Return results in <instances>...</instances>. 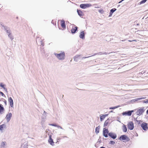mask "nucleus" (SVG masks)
<instances>
[{"label": "nucleus", "mask_w": 148, "mask_h": 148, "mask_svg": "<svg viewBox=\"0 0 148 148\" xmlns=\"http://www.w3.org/2000/svg\"><path fill=\"white\" fill-rule=\"evenodd\" d=\"M147 0H143L141 1L140 2V4H142L143 3H145L147 1Z\"/></svg>", "instance_id": "a878e982"}, {"label": "nucleus", "mask_w": 148, "mask_h": 148, "mask_svg": "<svg viewBox=\"0 0 148 148\" xmlns=\"http://www.w3.org/2000/svg\"><path fill=\"white\" fill-rule=\"evenodd\" d=\"M116 10V9L115 8H113L112 9L110 10V14H112L114 11Z\"/></svg>", "instance_id": "5701e85b"}, {"label": "nucleus", "mask_w": 148, "mask_h": 148, "mask_svg": "<svg viewBox=\"0 0 148 148\" xmlns=\"http://www.w3.org/2000/svg\"><path fill=\"white\" fill-rule=\"evenodd\" d=\"M110 123V120L109 119H107L106 121H105L104 126H107L108 125V124Z\"/></svg>", "instance_id": "6ab92c4d"}, {"label": "nucleus", "mask_w": 148, "mask_h": 148, "mask_svg": "<svg viewBox=\"0 0 148 148\" xmlns=\"http://www.w3.org/2000/svg\"><path fill=\"white\" fill-rule=\"evenodd\" d=\"M89 57H85V58H88Z\"/></svg>", "instance_id": "ea45409f"}, {"label": "nucleus", "mask_w": 148, "mask_h": 148, "mask_svg": "<svg viewBox=\"0 0 148 148\" xmlns=\"http://www.w3.org/2000/svg\"><path fill=\"white\" fill-rule=\"evenodd\" d=\"M117 107H112L110 108V109H114L117 108Z\"/></svg>", "instance_id": "c85d7f7f"}, {"label": "nucleus", "mask_w": 148, "mask_h": 148, "mask_svg": "<svg viewBox=\"0 0 148 148\" xmlns=\"http://www.w3.org/2000/svg\"><path fill=\"white\" fill-rule=\"evenodd\" d=\"M7 32H8V33H9V32H8V30H7Z\"/></svg>", "instance_id": "a19ab883"}, {"label": "nucleus", "mask_w": 148, "mask_h": 148, "mask_svg": "<svg viewBox=\"0 0 148 148\" xmlns=\"http://www.w3.org/2000/svg\"><path fill=\"white\" fill-rule=\"evenodd\" d=\"M141 126L143 129L145 131L148 130V125L147 123L143 122L141 125Z\"/></svg>", "instance_id": "7ed1b4c3"}, {"label": "nucleus", "mask_w": 148, "mask_h": 148, "mask_svg": "<svg viewBox=\"0 0 148 148\" xmlns=\"http://www.w3.org/2000/svg\"><path fill=\"white\" fill-rule=\"evenodd\" d=\"M107 54V53L105 52L103 53H101V54Z\"/></svg>", "instance_id": "c9c22d12"}, {"label": "nucleus", "mask_w": 148, "mask_h": 148, "mask_svg": "<svg viewBox=\"0 0 148 148\" xmlns=\"http://www.w3.org/2000/svg\"><path fill=\"white\" fill-rule=\"evenodd\" d=\"M51 23L54 25H56V22L55 20H52L51 21Z\"/></svg>", "instance_id": "bb28decb"}, {"label": "nucleus", "mask_w": 148, "mask_h": 148, "mask_svg": "<svg viewBox=\"0 0 148 148\" xmlns=\"http://www.w3.org/2000/svg\"><path fill=\"white\" fill-rule=\"evenodd\" d=\"M100 148H105L104 147H101Z\"/></svg>", "instance_id": "58836bf2"}, {"label": "nucleus", "mask_w": 148, "mask_h": 148, "mask_svg": "<svg viewBox=\"0 0 148 148\" xmlns=\"http://www.w3.org/2000/svg\"><path fill=\"white\" fill-rule=\"evenodd\" d=\"M8 36L9 37H10V38L11 39H13V37L12 36V35L10 34L9 35H8Z\"/></svg>", "instance_id": "cd10ccee"}, {"label": "nucleus", "mask_w": 148, "mask_h": 148, "mask_svg": "<svg viewBox=\"0 0 148 148\" xmlns=\"http://www.w3.org/2000/svg\"><path fill=\"white\" fill-rule=\"evenodd\" d=\"M12 114L11 113H9L7 114L6 117V119L8 121H9L12 117Z\"/></svg>", "instance_id": "9b49d317"}, {"label": "nucleus", "mask_w": 148, "mask_h": 148, "mask_svg": "<svg viewBox=\"0 0 148 148\" xmlns=\"http://www.w3.org/2000/svg\"><path fill=\"white\" fill-rule=\"evenodd\" d=\"M6 125L5 124H3L0 125V130L1 131L3 130L4 128H5Z\"/></svg>", "instance_id": "aec40b11"}, {"label": "nucleus", "mask_w": 148, "mask_h": 148, "mask_svg": "<svg viewBox=\"0 0 148 148\" xmlns=\"http://www.w3.org/2000/svg\"><path fill=\"white\" fill-rule=\"evenodd\" d=\"M145 97H142V98H138V99H139V100H140V99H145Z\"/></svg>", "instance_id": "72a5a7b5"}, {"label": "nucleus", "mask_w": 148, "mask_h": 148, "mask_svg": "<svg viewBox=\"0 0 148 148\" xmlns=\"http://www.w3.org/2000/svg\"><path fill=\"white\" fill-rule=\"evenodd\" d=\"M100 127L99 126L97 127L95 129L96 132L97 134H98L99 132Z\"/></svg>", "instance_id": "4be33fe9"}, {"label": "nucleus", "mask_w": 148, "mask_h": 148, "mask_svg": "<svg viewBox=\"0 0 148 148\" xmlns=\"http://www.w3.org/2000/svg\"><path fill=\"white\" fill-rule=\"evenodd\" d=\"M5 144L6 142H2L1 143V146L2 147H4L5 146Z\"/></svg>", "instance_id": "b1692460"}, {"label": "nucleus", "mask_w": 148, "mask_h": 148, "mask_svg": "<svg viewBox=\"0 0 148 148\" xmlns=\"http://www.w3.org/2000/svg\"><path fill=\"white\" fill-rule=\"evenodd\" d=\"M5 104L6 105V101L5 102Z\"/></svg>", "instance_id": "4c0bfd02"}, {"label": "nucleus", "mask_w": 148, "mask_h": 148, "mask_svg": "<svg viewBox=\"0 0 148 148\" xmlns=\"http://www.w3.org/2000/svg\"><path fill=\"white\" fill-rule=\"evenodd\" d=\"M133 41H136V40H129V41H130V42Z\"/></svg>", "instance_id": "f704fd0d"}, {"label": "nucleus", "mask_w": 148, "mask_h": 148, "mask_svg": "<svg viewBox=\"0 0 148 148\" xmlns=\"http://www.w3.org/2000/svg\"><path fill=\"white\" fill-rule=\"evenodd\" d=\"M48 142L52 145L53 146L54 145V143L51 138V135L49 136V139L48 140Z\"/></svg>", "instance_id": "f8f14e48"}, {"label": "nucleus", "mask_w": 148, "mask_h": 148, "mask_svg": "<svg viewBox=\"0 0 148 148\" xmlns=\"http://www.w3.org/2000/svg\"><path fill=\"white\" fill-rule=\"evenodd\" d=\"M109 133V131L107 129H106L105 128L103 129V134L105 137H108V134Z\"/></svg>", "instance_id": "1a4fd4ad"}, {"label": "nucleus", "mask_w": 148, "mask_h": 148, "mask_svg": "<svg viewBox=\"0 0 148 148\" xmlns=\"http://www.w3.org/2000/svg\"><path fill=\"white\" fill-rule=\"evenodd\" d=\"M77 29V27L75 25H74L72 29L71 30V32L72 34H74L75 32Z\"/></svg>", "instance_id": "9d476101"}, {"label": "nucleus", "mask_w": 148, "mask_h": 148, "mask_svg": "<svg viewBox=\"0 0 148 148\" xmlns=\"http://www.w3.org/2000/svg\"><path fill=\"white\" fill-rule=\"evenodd\" d=\"M77 12L78 15L80 16H82L84 15V14L83 12L80 10H77Z\"/></svg>", "instance_id": "f3484780"}, {"label": "nucleus", "mask_w": 148, "mask_h": 148, "mask_svg": "<svg viewBox=\"0 0 148 148\" xmlns=\"http://www.w3.org/2000/svg\"><path fill=\"white\" fill-rule=\"evenodd\" d=\"M127 126L128 128L130 130H132L134 128V124L132 121L129 122Z\"/></svg>", "instance_id": "20e7f679"}, {"label": "nucleus", "mask_w": 148, "mask_h": 148, "mask_svg": "<svg viewBox=\"0 0 148 148\" xmlns=\"http://www.w3.org/2000/svg\"><path fill=\"white\" fill-rule=\"evenodd\" d=\"M8 101L10 104V105L12 108L14 107L13 101L11 97L8 98Z\"/></svg>", "instance_id": "0eeeda50"}, {"label": "nucleus", "mask_w": 148, "mask_h": 148, "mask_svg": "<svg viewBox=\"0 0 148 148\" xmlns=\"http://www.w3.org/2000/svg\"><path fill=\"white\" fill-rule=\"evenodd\" d=\"M108 115V114H105L101 116L100 117L101 121H102Z\"/></svg>", "instance_id": "2eb2a0df"}, {"label": "nucleus", "mask_w": 148, "mask_h": 148, "mask_svg": "<svg viewBox=\"0 0 148 148\" xmlns=\"http://www.w3.org/2000/svg\"><path fill=\"white\" fill-rule=\"evenodd\" d=\"M91 6V5L90 3L82 4L80 5V7L83 9H85Z\"/></svg>", "instance_id": "39448f33"}, {"label": "nucleus", "mask_w": 148, "mask_h": 148, "mask_svg": "<svg viewBox=\"0 0 148 148\" xmlns=\"http://www.w3.org/2000/svg\"><path fill=\"white\" fill-rule=\"evenodd\" d=\"M79 37L81 38H83L84 37V31L81 32L79 35Z\"/></svg>", "instance_id": "a211bd4d"}, {"label": "nucleus", "mask_w": 148, "mask_h": 148, "mask_svg": "<svg viewBox=\"0 0 148 148\" xmlns=\"http://www.w3.org/2000/svg\"><path fill=\"white\" fill-rule=\"evenodd\" d=\"M0 86L3 88L5 90H7L5 88V85L3 84L2 83H1L0 84Z\"/></svg>", "instance_id": "393cba45"}, {"label": "nucleus", "mask_w": 148, "mask_h": 148, "mask_svg": "<svg viewBox=\"0 0 148 148\" xmlns=\"http://www.w3.org/2000/svg\"><path fill=\"white\" fill-rule=\"evenodd\" d=\"M4 111V109L3 106L1 104H0V114H2Z\"/></svg>", "instance_id": "dca6fc26"}, {"label": "nucleus", "mask_w": 148, "mask_h": 148, "mask_svg": "<svg viewBox=\"0 0 148 148\" xmlns=\"http://www.w3.org/2000/svg\"><path fill=\"white\" fill-rule=\"evenodd\" d=\"M0 93L2 95V96H5L4 94L3 93V92H0Z\"/></svg>", "instance_id": "473e14b6"}, {"label": "nucleus", "mask_w": 148, "mask_h": 148, "mask_svg": "<svg viewBox=\"0 0 148 148\" xmlns=\"http://www.w3.org/2000/svg\"><path fill=\"white\" fill-rule=\"evenodd\" d=\"M123 130L124 132H126L127 131V128L125 125H124L123 126Z\"/></svg>", "instance_id": "412c9836"}, {"label": "nucleus", "mask_w": 148, "mask_h": 148, "mask_svg": "<svg viewBox=\"0 0 148 148\" xmlns=\"http://www.w3.org/2000/svg\"><path fill=\"white\" fill-rule=\"evenodd\" d=\"M134 111L133 110L129 111L128 112H123L122 113L123 115H127L130 116L132 115V113Z\"/></svg>", "instance_id": "6e6552de"}, {"label": "nucleus", "mask_w": 148, "mask_h": 148, "mask_svg": "<svg viewBox=\"0 0 148 148\" xmlns=\"http://www.w3.org/2000/svg\"><path fill=\"white\" fill-rule=\"evenodd\" d=\"M144 110L143 108H140L137 110L136 112V114L138 115H140L142 114L144 112Z\"/></svg>", "instance_id": "423d86ee"}, {"label": "nucleus", "mask_w": 148, "mask_h": 148, "mask_svg": "<svg viewBox=\"0 0 148 148\" xmlns=\"http://www.w3.org/2000/svg\"><path fill=\"white\" fill-rule=\"evenodd\" d=\"M50 125L55 126V127H57V126L56 124H51Z\"/></svg>", "instance_id": "7c9ffc66"}, {"label": "nucleus", "mask_w": 148, "mask_h": 148, "mask_svg": "<svg viewBox=\"0 0 148 148\" xmlns=\"http://www.w3.org/2000/svg\"><path fill=\"white\" fill-rule=\"evenodd\" d=\"M146 113H147V114H148V109Z\"/></svg>", "instance_id": "e433bc0d"}, {"label": "nucleus", "mask_w": 148, "mask_h": 148, "mask_svg": "<svg viewBox=\"0 0 148 148\" xmlns=\"http://www.w3.org/2000/svg\"><path fill=\"white\" fill-rule=\"evenodd\" d=\"M61 27L63 29H65L66 28V24L64 21L62 20L61 21Z\"/></svg>", "instance_id": "4468645a"}, {"label": "nucleus", "mask_w": 148, "mask_h": 148, "mask_svg": "<svg viewBox=\"0 0 148 148\" xmlns=\"http://www.w3.org/2000/svg\"><path fill=\"white\" fill-rule=\"evenodd\" d=\"M54 54L60 60L64 59L65 56V54L64 52H63L59 54L55 53Z\"/></svg>", "instance_id": "f257e3e1"}, {"label": "nucleus", "mask_w": 148, "mask_h": 148, "mask_svg": "<svg viewBox=\"0 0 148 148\" xmlns=\"http://www.w3.org/2000/svg\"><path fill=\"white\" fill-rule=\"evenodd\" d=\"M143 102L145 103H148V99L147 100H145Z\"/></svg>", "instance_id": "2f4dec72"}, {"label": "nucleus", "mask_w": 148, "mask_h": 148, "mask_svg": "<svg viewBox=\"0 0 148 148\" xmlns=\"http://www.w3.org/2000/svg\"><path fill=\"white\" fill-rule=\"evenodd\" d=\"M119 139L122 140L123 142H125V141H128L130 140V139L128 137L125 135L121 136L120 137Z\"/></svg>", "instance_id": "f03ea898"}, {"label": "nucleus", "mask_w": 148, "mask_h": 148, "mask_svg": "<svg viewBox=\"0 0 148 148\" xmlns=\"http://www.w3.org/2000/svg\"><path fill=\"white\" fill-rule=\"evenodd\" d=\"M110 143L111 144H114L115 143V142L113 141L110 140Z\"/></svg>", "instance_id": "c756f323"}, {"label": "nucleus", "mask_w": 148, "mask_h": 148, "mask_svg": "<svg viewBox=\"0 0 148 148\" xmlns=\"http://www.w3.org/2000/svg\"><path fill=\"white\" fill-rule=\"evenodd\" d=\"M108 135L109 136L111 137L113 139H115L116 137V134H114L110 132L108 134Z\"/></svg>", "instance_id": "ddd939ff"}]
</instances>
